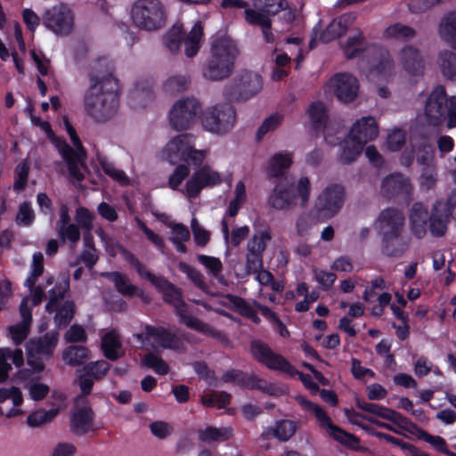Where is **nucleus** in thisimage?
Segmentation results:
<instances>
[{
    "label": "nucleus",
    "instance_id": "c03bdc74",
    "mask_svg": "<svg viewBox=\"0 0 456 456\" xmlns=\"http://www.w3.org/2000/svg\"><path fill=\"white\" fill-rule=\"evenodd\" d=\"M102 348L104 355L110 360H116L122 355L121 342L115 330H110L102 337Z\"/></svg>",
    "mask_w": 456,
    "mask_h": 456
},
{
    "label": "nucleus",
    "instance_id": "f257e3e1",
    "mask_svg": "<svg viewBox=\"0 0 456 456\" xmlns=\"http://www.w3.org/2000/svg\"><path fill=\"white\" fill-rule=\"evenodd\" d=\"M89 80L83 100L84 110L95 122H105L118 110V81L109 69H94Z\"/></svg>",
    "mask_w": 456,
    "mask_h": 456
},
{
    "label": "nucleus",
    "instance_id": "09e8293b",
    "mask_svg": "<svg viewBox=\"0 0 456 456\" xmlns=\"http://www.w3.org/2000/svg\"><path fill=\"white\" fill-rule=\"evenodd\" d=\"M362 149L363 146L354 142L347 135L341 144L338 160L342 164H348L355 160V159L361 154Z\"/></svg>",
    "mask_w": 456,
    "mask_h": 456
},
{
    "label": "nucleus",
    "instance_id": "3c124183",
    "mask_svg": "<svg viewBox=\"0 0 456 456\" xmlns=\"http://www.w3.org/2000/svg\"><path fill=\"white\" fill-rule=\"evenodd\" d=\"M247 189L242 180L238 181L232 192V200H230V216H235L241 207L247 201Z\"/></svg>",
    "mask_w": 456,
    "mask_h": 456
},
{
    "label": "nucleus",
    "instance_id": "2f4dec72",
    "mask_svg": "<svg viewBox=\"0 0 456 456\" xmlns=\"http://www.w3.org/2000/svg\"><path fill=\"white\" fill-rule=\"evenodd\" d=\"M226 110L225 102L218 103L209 109L202 120L204 128L214 134L221 133L224 128L223 120L225 118Z\"/></svg>",
    "mask_w": 456,
    "mask_h": 456
},
{
    "label": "nucleus",
    "instance_id": "6ab92c4d",
    "mask_svg": "<svg viewBox=\"0 0 456 456\" xmlns=\"http://www.w3.org/2000/svg\"><path fill=\"white\" fill-rule=\"evenodd\" d=\"M187 178L182 191L190 199L198 197L204 188L220 184L223 180L220 173L209 166H203Z\"/></svg>",
    "mask_w": 456,
    "mask_h": 456
},
{
    "label": "nucleus",
    "instance_id": "0eeeda50",
    "mask_svg": "<svg viewBox=\"0 0 456 456\" xmlns=\"http://www.w3.org/2000/svg\"><path fill=\"white\" fill-rule=\"evenodd\" d=\"M403 220L400 212L386 209L377 221V228L383 240V250L388 256L400 255L407 248V243L400 237Z\"/></svg>",
    "mask_w": 456,
    "mask_h": 456
},
{
    "label": "nucleus",
    "instance_id": "f8f14e48",
    "mask_svg": "<svg viewBox=\"0 0 456 456\" xmlns=\"http://www.w3.org/2000/svg\"><path fill=\"white\" fill-rule=\"evenodd\" d=\"M200 110V104L195 98L179 99L169 110V124L177 131L187 130L197 121Z\"/></svg>",
    "mask_w": 456,
    "mask_h": 456
},
{
    "label": "nucleus",
    "instance_id": "e2e57ef3",
    "mask_svg": "<svg viewBox=\"0 0 456 456\" xmlns=\"http://www.w3.org/2000/svg\"><path fill=\"white\" fill-rule=\"evenodd\" d=\"M189 85V79L185 76L170 77L164 84V89L167 94H175L184 91Z\"/></svg>",
    "mask_w": 456,
    "mask_h": 456
},
{
    "label": "nucleus",
    "instance_id": "338daca9",
    "mask_svg": "<svg viewBox=\"0 0 456 456\" xmlns=\"http://www.w3.org/2000/svg\"><path fill=\"white\" fill-rule=\"evenodd\" d=\"M255 5L266 13L274 15L286 9L288 4L284 0H256Z\"/></svg>",
    "mask_w": 456,
    "mask_h": 456
},
{
    "label": "nucleus",
    "instance_id": "e433bc0d",
    "mask_svg": "<svg viewBox=\"0 0 456 456\" xmlns=\"http://www.w3.org/2000/svg\"><path fill=\"white\" fill-rule=\"evenodd\" d=\"M93 412L90 407L84 405L74 411L71 417V429L77 435H83L92 429Z\"/></svg>",
    "mask_w": 456,
    "mask_h": 456
},
{
    "label": "nucleus",
    "instance_id": "a211bd4d",
    "mask_svg": "<svg viewBox=\"0 0 456 456\" xmlns=\"http://www.w3.org/2000/svg\"><path fill=\"white\" fill-rule=\"evenodd\" d=\"M135 337L142 347L145 349L162 347L179 350L181 348L179 339L163 327L147 326L142 332L136 334Z\"/></svg>",
    "mask_w": 456,
    "mask_h": 456
},
{
    "label": "nucleus",
    "instance_id": "79ce46f5",
    "mask_svg": "<svg viewBox=\"0 0 456 456\" xmlns=\"http://www.w3.org/2000/svg\"><path fill=\"white\" fill-rule=\"evenodd\" d=\"M104 275L114 283L117 290L122 295L128 297L138 296L143 300H147V298L143 296V292L140 290L136 286L131 284L126 275L119 273H110Z\"/></svg>",
    "mask_w": 456,
    "mask_h": 456
},
{
    "label": "nucleus",
    "instance_id": "393cba45",
    "mask_svg": "<svg viewBox=\"0 0 456 456\" xmlns=\"http://www.w3.org/2000/svg\"><path fill=\"white\" fill-rule=\"evenodd\" d=\"M23 395L20 388L11 387L0 388V416L7 419L16 418L24 414L21 405Z\"/></svg>",
    "mask_w": 456,
    "mask_h": 456
},
{
    "label": "nucleus",
    "instance_id": "7ed1b4c3",
    "mask_svg": "<svg viewBox=\"0 0 456 456\" xmlns=\"http://www.w3.org/2000/svg\"><path fill=\"white\" fill-rule=\"evenodd\" d=\"M125 258L136 269L138 275L142 279H147L158 289L163 293L166 302L174 305L176 309V314L180 318V322L187 327L193 329L202 333H210V327L200 321L199 319L188 315L186 307L182 301L181 295L178 290L171 285L168 281L160 276H156L150 273L144 265H142L138 259L129 252L122 250Z\"/></svg>",
    "mask_w": 456,
    "mask_h": 456
},
{
    "label": "nucleus",
    "instance_id": "c9c22d12",
    "mask_svg": "<svg viewBox=\"0 0 456 456\" xmlns=\"http://www.w3.org/2000/svg\"><path fill=\"white\" fill-rule=\"evenodd\" d=\"M297 427V422L294 420L282 419L276 422L274 427L265 428L262 434V436L265 438H270L273 436L280 441L285 442L293 436Z\"/></svg>",
    "mask_w": 456,
    "mask_h": 456
},
{
    "label": "nucleus",
    "instance_id": "bb28decb",
    "mask_svg": "<svg viewBox=\"0 0 456 456\" xmlns=\"http://www.w3.org/2000/svg\"><path fill=\"white\" fill-rule=\"evenodd\" d=\"M378 134L379 128L375 118L372 117H362L353 124L348 137L364 146L368 142L374 140Z\"/></svg>",
    "mask_w": 456,
    "mask_h": 456
},
{
    "label": "nucleus",
    "instance_id": "49530a36",
    "mask_svg": "<svg viewBox=\"0 0 456 456\" xmlns=\"http://www.w3.org/2000/svg\"><path fill=\"white\" fill-rule=\"evenodd\" d=\"M292 164V155L289 152L274 154L269 160L267 172L270 176L282 175Z\"/></svg>",
    "mask_w": 456,
    "mask_h": 456
},
{
    "label": "nucleus",
    "instance_id": "cd10ccee",
    "mask_svg": "<svg viewBox=\"0 0 456 456\" xmlns=\"http://www.w3.org/2000/svg\"><path fill=\"white\" fill-rule=\"evenodd\" d=\"M307 116L310 125L316 130L322 129L324 139L329 143H332L333 141L330 136L334 127L332 123L329 121L326 105L322 102H313L307 110Z\"/></svg>",
    "mask_w": 456,
    "mask_h": 456
},
{
    "label": "nucleus",
    "instance_id": "13d9d810",
    "mask_svg": "<svg viewBox=\"0 0 456 456\" xmlns=\"http://www.w3.org/2000/svg\"><path fill=\"white\" fill-rule=\"evenodd\" d=\"M183 34V24L177 22L167 32L164 42L166 46L173 53L180 49Z\"/></svg>",
    "mask_w": 456,
    "mask_h": 456
},
{
    "label": "nucleus",
    "instance_id": "4468645a",
    "mask_svg": "<svg viewBox=\"0 0 456 456\" xmlns=\"http://www.w3.org/2000/svg\"><path fill=\"white\" fill-rule=\"evenodd\" d=\"M69 287V279L65 278L58 285L49 290V302L45 309L48 313L56 312L54 320L59 326L66 325L74 314V304L69 301L63 302L65 292Z\"/></svg>",
    "mask_w": 456,
    "mask_h": 456
},
{
    "label": "nucleus",
    "instance_id": "680f3d73",
    "mask_svg": "<svg viewBox=\"0 0 456 456\" xmlns=\"http://www.w3.org/2000/svg\"><path fill=\"white\" fill-rule=\"evenodd\" d=\"M109 370L110 364L103 360L90 362L83 367V372L96 380L102 379Z\"/></svg>",
    "mask_w": 456,
    "mask_h": 456
},
{
    "label": "nucleus",
    "instance_id": "dca6fc26",
    "mask_svg": "<svg viewBox=\"0 0 456 456\" xmlns=\"http://www.w3.org/2000/svg\"><path fill=\"white\" fill-rule=\"evenodd\" d=\"M250 353L254 359L268 369L281 371L288 376L296 373L294 367L282 355L273 352L267 344L261 340L251 341Z\"/></svg>",
    "mask_w": 456,
    "mask_h": 456
},
{
    "label": "nucleus",
    "instance_id": "7c9ffc66",
    "mask_svg": "<svg viewBox=\"0 0 456 456\" xmlns=\"http://www.w3.org/2000/svg\"><path fill=\"white\" fill-rule=\"evenodd\" d=\"M69 221L68 208L63 205L60 208V220L57 223L58 233L63 241L76 244L80 239V233L77 226L70 224Z\"/></svg>",
    "mask_w": 456,
    "mask_h": 456
},
{
    "label": "nucleus",
    "instance_id": "4be33fe9",
    "mask_svg": "<svg viewBox=\"0 0 456 456\" xmlns=\"http://www.w3.org/2000/svg\"><path fill=\"white\" fill-rule=\"evenodd\" d=\"M263 87L259 74L242 70L233 78L232 94L238 100H246L256 94Z\"/></svg>",
    "mask_w": 456,
    "mask_h": 456
},
{
    "label": "nucleus",
    "instance_id": "39448f33",
    "mask_svg": "<svg viewBox=\"0 0 456 456\" xmlns=\"http://www.w3.org/2000/svg\"><path fill=\"white\" fill-rule=\"evenodd\" d=\"M311 183L308 177L301 176L290 183L280 180L268 197V205L276 210H289L299 205L305 207L310 200Z\"/></svg>",
    "mask_w": 456,
    "mask_h": 456
},
{
    "label": "nucleus",
    "instance_id": "774afa93",
    "mask_svg": "<svg viewBox=\"0 0 456 456\" xmlns=\"http://www.w3.org/2000/svg\"><path fill=\"white\" fill-rule=\"evenodd\" d=\"M201 403L208 407H215L219 410H226L227 395L226 394L212 393L204 395L201 397Z\"/></svg>",
    "mask_w": 456,
    "mask_h": 456
},
{
    "label": "nucleus",
    "instance_id": "864d4df0",
    "mask_svg": "<svg viewBox=\"0 0 456 456\" xmlns=\"http://www.w3.org/2000/svg\"><path fill=\"white\" fill-rule=\"evenodd\" d=\"M24 388L27 390L29 398L36 402L45 399L50 392L49 386L37 379L28 380L24 385Z\"/></svg>",
    "mask_w": 456,
    "mask_h": 456
},
{
    "label": "nucleus",
    "instance_id": "c756f323",
    "mask_svg": "<svg viewBox=\"0 0 456 456\" xmlns=\"http://www.w3.org/2000/svg\"><path fill=\"white\" fill-rule=\"evenodd\" d=\"M416 151V159L419 165H424L425 167L434 166L431 164L434 159L432 147L426 142H411V148H406L402 153L400 163L405 167L411 166Z\"/></svg>",
    "mask_w": 456,
    "mask_h": 456
},
{
    "label": "nucleus",
    "instance_id": "5fc2aeb1",
    "mask_svg": "<svg viewBox=\"0 0 456 456\" xmlns=\"http://www.w3.org/2000/svg\"><path fill=\"white\" fill-rule=\"evenodd\" d=\"M365 49L366 44L360 31H357L354 36L350 37L343 45L344 53L347 58L356 57Z\"/></svg>",
    "mask_w": 456,
    "mask_h": 456
},
{
    "label": "nucleus",
    "instance_id": "37998d69",
    "mask_svg": "<svg viewBox=\"0 0 456 456\" xmlns=\"http://www.w3.org/2000/svg\"><path fill=\"white\" fill-rule=\"evenodd\" d=\"M439 35L443 40L456 49V12H449L441 20Z\"/></svg>",
    "mask_w": 456,
    "mask_h": 456
},
{
    "label": "nucleus",
    "instance_id": "58836bf2",
    "mask_svg": "<svg viewBox=\"0 0 456 456\" xmlns=\"http://www.w3.org/2000/svg\"><path fill=\"white\" fill-rule=\"evenodd\" d=\"M10 361L17 367L21 366L23 364L22 351L20 349L0 348V382L4 381L8 376L11 370Z\"/></svg>",
    "mask_w": 456,
    "mask_h": 456
},
{
    "label": "nucleus",
    "instance_id": "603ef678",
    "mask_svg": "<svg viewBox=\"0 0 456 456\" xmlns=\"http://www.w3.org/2000/svg\"><path fill=\"white\" fill-rule=\"evenodd\" d=\"M439 66L442 74L448 79L456 80V54L450 51L439 54Z\"/></svg>",
    "mask_w": 456,
    "mask_h": 456
},
{
    "label": "nucleus",
    "instance_id": "bf43d9fd",
    "mask_svg": "<svg viewBox=\"0 0 456 456\" xmlns=\"http://www.w3.org/2000/svg\"><path fill=\"white\" fill-rule=\"evenodd\" d=\"M303 39L300 37H289L285 40V47L284 50L288 54L294 56V60L297 63L296 69H299L303 60V47H302Z\"/></svg>",
    "mask_w": 456,
    "mask_h": 456
},
{
    "label": "nucleus",
    "instance_id": "aec40b11",
    "mask_svg": "<svg viewBox=\"0 0 456 456\" xmlns=\"http://www.w3.org/2000/svg\"><path fill=\"white\" fill-rule=\"evenodd\" d=\"M42 20L43 24L57 36L69 34L74 27L72 12L62 4L46 10Z\"/></svg>",
    "mask_w": 456,
    "mask_h": 456
},
{
    "label": "nucleus",
    "instance_id": "f3484780",
    "mask_svg": "<svg viewBox=\"0 0 456 456\" xmlns=\"http://www.w3.org/2000/svg\"><path fill=\"white\" fill-rule=\"evenodd\" d=\"M345 197V190L341 185L330 183L317 196L314 208L323 217L331 218L340 211Z\"/></svg>",
    "mask_w": 456,
    "mask_h": 456
},
{
    "label": "nucleus",
    "instance_id": "a19ab883",
    "mask_svg": "<svg viewBox=\"0 0 456 456\" xmlns=\"http://www.w3.org/2000/svg\"><path fill=\"white\" fill-rule=\"evenodd\" d=\"M203 38V24L197 20L184 37V52L187 57H193L199 52Z\"/></svg>",
    "mask_w": 456,
    "mask_h": 456
},
{
    "label": "nucleus",
    "instance_id": "4c0bfd02",
    "mask_svg": "<svg viewBox=\"0 0 456 456\" xmlns=\"http://www.w3.org/2000/svg\"><path fill=\"white\" fill-rule=\"evenodd\" d=\"M394 76V64L389 56L384 57L367 75L368 79L376 85L388 82Z\"/></svg>",
    "mask_w": 456,
    "mask_h": 456
},
{
    "label": "nucleus",
    "instance_id": "1a4fd4ad",
    "mask_svg": "<svg viewBox=\"0 0 456 456\" xmlns=\"http://www.w3.org/2000/svg\"><path fill=\"white\" fill-rule=\"evenodd\" d=\"M131 18L136 27L152 31L165 25L167 13L159 0H137L131 8Z\"/></svg>",
    "mask_w": 456,
    "mask_h": 456
},
{
    "label": "nucleus",
    "instance_id": "ddd939ff",
    "mask_svg": "<svg viewBox=\"0 0 456 456\" xmlns=\"http://www.w3.org/2000/svg\"><path fill=\"white\" fill-rule=\"evenodd\" d=\"M56 333H47L43 338L31 339L27 345V362L35 372L45 368V361L51 358L57 345Z\"/></svg>",
    "mask_w": 456,
    "mask_h": 456
},
{
    "label": "nucleus",
    "instance_id": "5701e85b",
    "mask_svg": "<svg viewBox=\"0 0 456 456\" xmlns=\"http://www.w3.org/2000/svg\"><path fill=\"white\" fill-rule=\"evenodd\" d=\"M271 236L268 232L262 231L254 234L247 245L246 270L257 272L263 266L262 255Z\"/></svg>",
    "mask_w": 456,
    "mask_h": 456
},
{
    "label": "nucleus",
    "instance_id": "20e7f679",
    "mask_svg": "<svg viewBox=\"0 0 456 456\" xmlns=\"http://www.w3.org/2000/svg\"><path fill=\"white\" fill-rule=\"evenodd\" d=\"M125 258L136 269L138 275L142 279H147L158 289L163 293L166 302L174 305L176 309V314L180 318V322L187 327L193 329L202 333H210V327L200 321L199 319L188 315L186 307L182 301L181 295L178 290L171 285L168 281L160 276H156L150 273L144 265H142L138 259L129 252L122 250Z\"/></svg>",
    "mask_w": 456,
    "mask_h": 456
},
{
    "label": "nucleus",
    "instance_id": "412c9836",
    "mask_svg": "<svg viewBox=\"0 0 456 456\" xmlns=\"http://www.w3.org/2000/svg\"><path fill=\"white\" fill-rule=\"evenodd\" d=\"M328 86L337 99L343 103L354 101L360 91L358 79L348 73L335 75L330 79Z\"/></svg>",
    "mask_w": 456,
    "mask_h": 456
},
{
    "label": "nucleus",
    "instance_id": "69168bd1",
    "mask_svg": "<svg viewBox=\"0 0 456 456\" xmlns=\"http://www.w3.org/2000/svg\"><path fill=\"white\" fill-rule=\"evenodd\" d=\"M437 181V173L436 166L425 167L419 176V184L423 190L432 189Z\"/></svg>",
    "mask_w": 456,
    "mask_h": 456
},
{
    "label": "nucleus",
    "instance_id": "8fccbe9b",
    "mask_svg": "<svg viewBox=\"0 0 456 456\" xmlns=\"http://www.w3.org/2000/svg\"><path fill=\"white\" fill-rule=\"evenodd\" d=\"M409 188L410 180L401 174L387 176L382 182V189L387 193L407 191Z\"/></svg>",
    "mask_w": 456,
    "mask_h": 456
},
{
    "label": "nucleus",
    "instance_id": "f03ea898",
    "mask_svg": "<svg viewBox=\"0 0 456 456\" xmlns=\"http://www.w3.org/2000/svg\"><path fill=\"white\" fill-rule=\"evenodd\" d=\"M159 158L171 165L177 164L167 184L172 190L178 191L190 175L191 167H198L203 162L206 151L196 150L193 136L184 134L171 138L159 152Z\"/></svg>",
    "mask_w": 456,
    "mask_h": 456
},
{
    "label": "nucleus",
    "instance_id": "2eb2a0df",
    "mask_svg": "<svg viewBox=\"0 0 456 456\" xmlns=\"http://www.w3.org/2000/svg\"><path fill=\"white\" fill-rule=\"evenodd\" d=\"M42 297L43 289L38 287L21 301L20 305L21 321L18 324L10 326L8 329L9 337L14 344L20 345L28 335L31 322V311L28 305H38L42 301Z\"/></svg>",
    "mask_w": 456,
    "mask_h": 456
},
{
    "label": "nucleus",
    "instance_id": "c85d7f7f",
    "mask_svg": "<svg viewBox=\"0 0 456 456\" xmlns=\"http://www.w3.org/2000/svg\"><path fill=\"white\" fill-rule=\"evenodd\" d=\"M396 61L401 69L411 76L419 75L424 69L423 58L419 51L411 45L404 46L398 52Z\"/></svg>",
    "mask_w": 456,
    "mask_h": 456
},
{
    "label": "nucleus",
    "instance_id": "a878e982",
    "mask_svg": "<svg viewBox=\"0 0 456 456\" xmlns=\"http://www.w3.org/2000/svg\"><path fill=\"white\" fill-rule=\"evenodd\" d=\"M356 405L358 408L373 416L390 421L400 429L409 431L411 428H414V425L406 418L390 408L377 403H366L364 401H357Z\"/></svg>",
    "mask_w": 456,
    "mask_h": 456
},
{
    "label": "nucleus",
    "instance_id": "de8ad7c7",
    "mask_svg": "<svg viewBox=\"0 0 456 456\" xmlns=\"http://www.w3.org/2000/svg\"><path fill=\"white\" fill-rule=\"evenodd\" d=\"M89 357V351L85 346H70L62 353V360L70 366L80 365Z\"/></svg>",
    "mask_w": 456,
    "mask_h": 456
},
{
    "label": "nucleus",
    "instance_id": "423d86ee",
    "mask_svg": "<svg viewBox=\"0 0 456 456\" xmlns=\"http://www.w3.org/2000/svg\"><path fill=\"white\" fill-rule=\"evenodd\" d=\"M54 143L58 151L65 160L69 175L71 178L80 181L83 178L81 173V166L85 158V151L82 147L81 142L76 134L75 129L70 125L67 118H63V126L67 134L69 135L70 141L73 144V148L69 146L65 142L57 139L50 127V125L46 121L40 122L38 126Z\"/></svg>",
    "mask_w": 456,
    "mask_h": 456
},
{
    "label": "nucleus",
    "instance_id": "9b49d317",
    "mask_svg": "<svg viewBox=\"0 0 456 456\" xmlns=\"http://www.w3.org/2000/svg\"><path fill=\"white\" fill-rule=\"evenodd\" d=\"M295 400L305 411H307L314 415L320 425L334 440L351 449H356L359 447V440L354 436L346 433L338 427L335 426L331 422V419L327 416L323 409L319 405L314 404L300 395H297Z\"/></svg>",
    "mask_w": 456,
    "mask_h": 456
},
{
    "label": "nucleus",
    "instance_id": "0e129e2a",
    "mask_svg": "<svg viewBox=\"0 0 456 456\" xmlns=\"http://www.w3.org/2000/svg\"><path fill=\"white\" fill-rule=\"evenodd\" d=\"M404 143L405 133L400 129H395L388 134L385 149L388 151H398Z\"/></svg>",
    "mask_w": 456,
    "mask_h": 456
},
{
    "label": "nucleus",
    "instance_id": "ea45409f",
    "mask_svg": "<svg viewBox=\"0 0 456 456\" xmlns=\"http://www.w3.org/2000/svg\"><path fill=\"white\" fill-rule=\"evenodd\" d=\"M246 20L253 25L261 28L264 39L266 43H273L275 40L274 35L271 29V20L265 14L257 11L246 9L244 11Z\"/></svg>",
    "mask_w": 456,
    "mask_h": 456
},
{
    "label": "nucleus",
    "instance_id": "9d476101",
    "mask_svg": "<svg viewBox=\"0 0 456 456\" xmlns=\"http://www.w3.org/2000/svg\"><path fill=\"white\" fill-rule=\"evenodd\" d=\"M228 61V36L225 32L216 34L211 39L210 57L203 69L204 77L220 80L226 76Z\"/></svg>",
    "mask_w": 456,
    "mask_h": 456
},
{
    "label": "nucleus",
    "instance_id": "f704fd0d",
    "mask_svg": "<svg viewBox=\"0 0 456 456\" xmlns=\"http://www.w3.org/2000/svg\"><path fill=\"white\" fill-rule=\"evenodd\" d=\"M451 213L444 202H436L430 215V231L433 235H443L447 228V224Z\"/></svg>",
    "mask_w": 456,
    "mask_h": 456
},
{
    "label": "nucleus",
    "instance_id": "052dcab7",
    "mask_svg": "<svg viewBox=\"0 0 456 456\" xmlns=\"http://www.w3.org/2000/svg\"><path fill=\"white\" fill-rule=\"evenodd\" d=\"M384 36L388 39H406L412 37L414 31L407 26L397 23L387 27L384 31Z\"/></svg>",
    "mask_w": 456,
    "mask_h": 456
},
{
    "label": "nucleus",
    "instance_id": "a18cd8bd",
    "mask_svg": "<svg viewBox=\"0 0 456 456\" xmlns=\"http://www.w3.org/2000/svg\"><path fill=\"white\" fill-rule=\"evenodd\" d=\"M162 221L171 229L170 240L174 243L176 249L182 253L185 252L186 248L183 242L190 237L188 229L182 224L171 222L167 216H162Z\"/></svg>",
    "mask_w": 456,
    "mask_h": 456
},
{
    "label": "nucleus",
    "instance_id": "72a5a7b5",
    "mask_svg": "<svg viewBox=\"0 0 456 456\" xmlns=\"http://www.w3.org/2000/svg\"><path fill=\"white\" fill-rule=\"evenodd\" d=\"M354 16L351 13H346L333 20L327 27L326 30L320 35L319 40L329 42L341 36L347 28L353 24Z\"/></svg>",
    "mask_w": 456,
    "mask_h": 456
},
{
    "label": "nucleus",
    "instance_id": "473e14b6",
    "mask_svg": "<svg viewBox=\"0 0 456 456\" xmlns=\"http://www.w3.org/2000/svg\"><path fill=\"white\" fill-rule=\"evenodd\" d=\"M430 216L422 203H416L411 209L410 224L412 233L417 238H422L427 232V222Z\"/></svg>",
    "mask_w": 456,
    "mask_h": 456
},
{
    "label": "nucleus",
    "instance_id": "4d7b16f0",
    "mask_svg": "<svg viewBox=\"0 0 456 456\" xmlns=\"http://www.w3.org/2000/svg\"><path fill=\"white\" fill-rule=\"evenodd\" d=\"M142 364L160 376L167 375L169 371V366L167 362L153 353L147 354L142 358Z\"/></svg>",
    "mask_w": 456,
    "mask_h": 456
},
{
    "label": "nucleus",
    "instance_id": "6e6d98bb",
    "mask_svg": "<svg viewBox=\"0 0 456 456\" xmlns=\"http://www.w3.org/2000/svg\"><path fill=\"white\" fill-rule=\"evenodd\" d=\"M54 419V412L48 410L39 408L30 412L26 419V423L29 428H40Z\"/></svg>",
    "mask_w": 456,
    "mask_h": 456
},
{
    "label": "nucleus",
    "instance_id": "6e6552de",
    "mask_svg": "<svg viewBox=\"0 0 456 456\" xmlns=\"http://www.w3.org/2000/svg\"><path fill=\"white\" fill-rule=\"evenodd\" d=\"M425 114L432 126H438L447 119L448 128L456 126V97H447L443 86L436 87L427 101Z\"/></svg>",
    "mask_w": 456,
    "mask_h": 456
},
{
    "label": "nucleus",
    "instance_id": "b1692460",
    "mask_svg": "<svg viewBox=\"0 0 456 456\" xmlns=\"http://www.w3.org/2000/svg\"><path fill=\"white\" fill-rule=\"evenodd\" d=\"M231 380L248 388L258 389L263 393L274 397L282 396L287 393L286 387L281 383L269 382L257 376L240 379V373L235 370L230 371V381Z\"/></svg>",
    "mask_w": 456,
    "mask_h": 456
}]
</instances>
